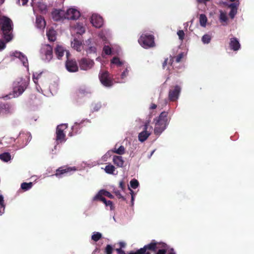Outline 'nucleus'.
I'll list each match as a JSON object with an SVG mask.
<instances>
[{
	"label": "nucleus",
	"mask_w": 254,
	"mask_h": 254,
	"mask_svg": "<svg viewBox=\"0 0 254 254\" xmlns=\"http://www.w3.org/2000/svg\"><path fill=\"white\" fill-rule=\"evenodd\" d=\"M12 56H14L20 59L23 64V65L28 68V63L27 57L24 55L22 53L19 52L15 51L12 53L11 55Z\"/></svg>",
	"instance_id": "a211bd4d"
},
{
	"label": "nucleus",
	"mask_w": 254,
	"mask_h": 254,
	"mask_svg": "<svg viewBox=\"0 0 254 254\" xmlns=\"http://www.w3.org/2000/svg\"><path fill=\"white\" fill-rule=\"evenodd\" d=\"M155 242L158 244H162V247H164L163 249L165 251L164 254H176L174 251V249L170 248V247L166 243L161 242H157L156 240H155Z\"/></svg>",
	"instance_id": "b1692460"
},
{
	"label": "nucleus",
	"mask_w": 254,
	"mask_h": 254,
	"mask_svg": "<svg viewBox=\"0 0 254 254\" xmlns=\"http://www.w3.org/2000/svg\"><path fill=\"white\" fill-rule=\"evenodd\" d=\"M119 187L122 189V190H125L126 187L125 183L123 181H121L120 182Z\"/></svg>",
	"instance_id": "3c124183"
},
{
	"label": "nucleus",
	"mask_w": 254,
	"mask_h": 254,
	"mask_svg": "<svg viewBox=\"0 0 254 254\" xmlns=\"http://www.w3.org/2000/svg\"><path fill=\"white\" fill-rule=\"evenodd\" d=\"M102 237V234L99 232H95L92 235L91 239L95 242H97Z\"/></svg>",
	"instance_id": "f704fd0d"
},
{
	"label": "nucleus",
	"mask_w": 254,
	"mask_h": 254,
	"mask_svg": "<svg viewBox=\"0 0 254 254\" xmlns=\"http://www.w3.org/2000/svg\"><path fill=\"white\" fill-rule=\"evenodd\" d=\"M52 16L55 21L64 20L66 19L65 11L60 9H55L52 12Z\"/></svg>",
	"instance_id": "ddd939ff"
},
{
	"label": "nucleus",
	"mask_w": 254,
	"mask_h": 254,
	"mask_svg": "<svg viewBox=\"0 0 254 254\" xmlns=\"http://www.w3.org/2000/svg\"><path fill=\"white\" fill-rule=\"evenodd\" d=\"M40 55L43 60L48 62L53 58V48L49 45H44L42 46L40 50Z\"/></svg>",
	"instance_id": "0eeeda50"
},
{
	"label": "nucleus",
	"mask_w": 254,
	"mask_h": 254,
	"mask_svg": "<svg viewBox=\"0 0 254 254\" xmlns=\"http://www.w3.org/2000/svg\"><path fill=\"white\" fill-rule=\"evenodd\" d=\"M166 64H167V60L165 61L164 63H163V66L164 67H165V65Z\"/></svg>",
	"instance_id": "338daca9"
},
{
	"label": "nucleus",
	"mask_w": 254,
	"mask_h": 254,
	"mask_svg": "<svg viewBox=\"0 0 254 254\" xmlns=\"http://www.w3.org/2000/svg\"><path fill=\"white\" fill-rule=\"evenodd\" d=\"M177 35H178L179 39L181 40H183L184 38L185 33L183 30H179L177 32Z\"/></svg>",
	"instance_id": "c03bdc74"
},
{
	"label": "nucleus",
	"mask_w": 254,
	"mask_h": 254,
	"mask_svg": "<svg viewBox=\"0 0 254 254\" xmlns=\"http://www.w3.org/2000/svg\"><path fill=\"white\" fill-rule=\"evenodd\" d=\"M33 186V183L32 182L30 183H22L21 184V188L24 190H27L30 189Z\"/></svg>",
	"instance_id": "473e14b6"
},
{
	"label": "nucleus",
	"mask_w": 254,
	"mask_h": 254,
	"mask_svg": "<svg viewBox=\"0 0 254 254\" xmlns=\"http://www.w3.org/2000/svg\"><path fill=\"white\" fill-rule=\"evenodd\" d=\"M4 0H0V4L3 3Z\"/></svg>",
	"instance_id": "774afa93"
},
{
	"label": "nucleus",
	"mask_w": 254,
	"mask_h": 254,
	"mask_svg": "<svg viewBox=\"0 0 254 254\" xmlns=\"http://www.w3.org/2000/svg\"><path fill=\"white\" fill-rule=\"evenodd\" d=\"M111 64H116L117 66H121L123 64V62L121 61L118 58L115 57L112 60Z\"/></svg>",
	"instance_id": "e433bc0d"
},
{
	"label": "nucleus",
	"mask_w": 254,
	"mask_h": 254,
	"mask_svg": "<svg viewBox=\"0 0 254 254\" xmlns=\"http://www.w3.org/2000/svg\"><path fill=\"white\" fill-rule=\"evenodd\" d=\"M199 2L205 3V2L209 1V0H197Z\"/></svg>",
	"instance_id": "e2e57ef3"
},
{
	"label": "nucleus",
	"mask_w": 254,
	"mask_h": 254,
	"mask_svg": "<svg viewBox=\"0 0 254 254\" xmlns=\"http://www.w3.org/2000/svg\"><path fill=\"white\" fill-rule=\"evenodd\" d=\"M119 245L120 246V248H121V249H122L123 248L125 247V246H126V244L125 243H124V242H120Z\"/></svg>",
	"instance_id": "bf43d9fd"
},
{
	"label": "nucleus",
	"mask_w": 254,
	"mask_h": 254,
	"mask_svg": "<svg viewBox=\"0 0 254 254\" xmlns=\"http://www.w3.org/2000/svg\"><path fill=\"white\" fill-rule=\"evenodd\" d=\"M101 193H102V194L104 195V196H107L110 198H113L114 196L109 191L106 190H101Z\"/></svg>",
	"instance_id": "a19ab883"
},
{
	"label": "nucleus",
	"mask_w": 254,
	"mask_h": 254,
	"mask_svg": "<svg viewBox=\"0 0 254 254\" xmlns=\"http://www.w3.org/2000/svg\"><path fill=\"white\" fill-rule=\"evenodd\" d=\"M76 170L75 167H71L64 166L57 169L54 175L57 177L62 178L65 175H70L71 172L75 171Z\"/></svg>",
	"instance_id": "6e6552de"
},
{
	"label": "nucleus",
	"mask_w": 254,
	"mask_h": 254,
	"mask_svg": "<svg viewBox=\"0 0 254 254\" xmlns=\"http://www.w3.org/2000/svg\"><path fill=\"white\" fill-rule=\"evenodd\" d=\"M106 205V206H109L110 207V209L111 210H113L115 208V207L113 204V202L112 201H110V200H107L106 203L105 204Z\"/></svg>",
	"instance_id": "49530a36"
},
{
	"label": "nucleus",
	"mask_w": 254,
	"mask_h": 254,
	"mask_svg": "<svg viewBox=\"0 0 254 254\" xmlns=\"http://www.w3.org/2000/svg\"><path fill=\"white\" fill-rule=\"evenodd\" d=\"M181 88L179 85H176L170 89L169 92V99L170 101L174 102L178 100Z\"/></svg>",
	"instance_id": "f8f14e48"
},
{
	"label": "nucleus",
	"mask_w": 254,
	"mask_h": 254,
	"mask_svg": "<svg viewBox=\"0 0 254 254\" xmlns=\"http://www.w3.org/2000/svg\"><path fill=\"white\" fill-rule=\"evenodd\" d=\"M65 66L67 70L70 72L77 71L78 69L76 62L73 60H67Z\"/></svg>",
	"instance_id": "dca6fc26"
},
{
	"label": "nucleus",
	"mask_w": 254,
	"mask_h": 254,
	"mask_svg": "<svg viewBox=\"0 0 254 254\" xmlns=\"http://www.w3.org/2000/svg\"><path fill=\"white\" fill-rule=\"evenodd\" d=\"M128 189L130 190V193L131 194V201H133V200H134V197H133V191L132 190H131L129 187H128Z\"/></svg>",
	"instance_id": "4d7b16f0"
},
{
	"label": "nucleus",
	"mask_w": 254,
	"mask_h": 254,
	"mask_svg": "<svg viewBox=\"0 0 254 254\" xmlns=\"http://www.w3.org/2000/svg\"><path fill=\"white\" fill-rule=\"evenodd\" d=\"M84 32V27L80 24H77L72 29V33H76L80 35L82 34Z\"/></svg>",
	"instance_id": "bb28decb"
},
{
	"label": "nucleus",
	"mask_w": 254,
	"mask_h": 254,
	"mask_svg": "<svg viewBox=\"0 0 254 254\" xmlns=\"http://www.w3.org/2000/svg\"><path fill=\"white\" fill-rule=\"evenodd\" d=\"M65 53L66 57L68 59L69 56V53L65 50L63 47L58 45L55 49V54L59 59H60Z\"/></svg>",
	"instance_id": "f3484780"
},
{
	"label": "nucleus",
	"mask_w": 254,
	"mask_h": 254,
	"mask_svg": "<svg viewBox=\"0 0 254 254\" xmlns=\"http://www.w3.org/2000/svg\"><path fill=\"white\" fill-rule=\"evenodd\" d=\"M130 187L135 189H136L139 186V183L136 179H132L130 182Z\"/></svg>",
	"instance_id": "58836bf2"
},
{
	"label": "nucleus",
	"mask_w": 254,
	"mask_h": 254,
	"mask_svg": "<svg viewBox=\"0 0 254 254\" xmlns=\"http://www.w3.org/2000/svg\"><path fill=\"white\" fill-rule=\"evenodd\" d=\"M0 206L3 208L5 207L3 197L2 195H0Z\"/></svg>",
	"instance_id": "de8ad7c7"
},
{
	"label": "nucleus",
	"mask_w": 254,
	"mask_h": 254,
	"mask_svg": "<svg viewBox=\"0 0 254 254\" xmlns=\"http://www.w3.org/2000/svg\"><path fill=\"white\" fill-rule=\"evenodd\" d=\"M0 26L3 34V37L6 42H9L12 39V22L10 19L1 14L0 11Z\"/></svg>",
	"instance_id": "f257e3e1"
},
{
	"label": "nucleus",
	"mask_w": 254,
	"mask_h": 254,
	"mask_svg": "<svg viewBox=\"0 0 254 254\" xmlns=\"http://www.w3.org/2000/svg\"><path fill=\"white\" fill-rule=\"evenodd\" d=\"M220 20L221 22H226L227 21V16L226 12H224L222 10H220Z\"/></svg>",
	"instance_id": "c9c22d12"
},
{
	"label": "nucleus",
	"mask_w": 254,
	"mask_h": 254,
	"mask_svg": "<svg viewBox=\"0 0 254 254\" xmlns=\"http://www.w3.org/2000/svg\"><path fill=\"white\" fill-rule=\"evenodd\" d=\"M104 170L106 173L113 174L115 170V167L113 165L110 164L106 166Z\"/></svg>",
	"instance_id": "2f4dec72"
},
{
	"label": "nucleus",
	"mask_w": 254,
	"mask_h": 254,
	"mask_svg": "<svg viewBox=\"0 0 254 254\" xmlns=\"http://www.w3.org/2000/svg\"><path fill=\"white\" fill-rule=\"evenodd\" d=\"M12 113L11 106L8 104H0V114H8Z\"/></svg>",
	"instance_id": "aec40b11"
},
{
	"label": "nucleus",
	"mask_w": 254,
	"mask_h": 254,
	"mask_svg": "<svg viewBox=\"0 0 254 254\" xmlns=\"http://www.w3.org/2000/svg\"><path fill=\"white\" fill-rule=\"evenodd\" d=\"M113 251V249L112 246L110 245H108L105 248V253L106 254H112Z\"/></svg>",
	"instance_id": "79ce46f5"
},
{
	"label": "nucleus",
	"mask_w": 254,
	"mask_h": 254,
	"mask_svg": "<svg viewBox=\"0 0 254 254\" xmlns=\"http://www.w3.org/2000/svg\"><path fill=\"white\" fill-rule=\"evenodd\" d=\"M71 46L73 49L77 51L80 52L83 49V46L81 41L74 38L71 42Z\"/></svg>",
	"instance_id": "6ab92c4d"
},
{
	"label": "nucleus",
	"mask_w": 254,
	"mask_h": 254,
	"mask_svg": "<svg viewBox=\"0 0 254 254\" xmlns=\"http://www.w3.org/2000/svg\"><path fill=\"white\" fill-rule=\"evenodd\" d=\"M113 151H114V152H115L118 154L123 155L125 152V147L121 145L119 147V148L118 149H115Z\"/></svg>",
	"instance_id": "4c0bfd02"
},
{
	"label": "nucleus",
	"mask_w": 254,
	"mask_h": 254,
	"mask_svg": "<svg viewBox=\"0 0 254 254\" xmlns=\"http://www.w3.org/2000/svg\"><path fill=\"white\" fill-rule=\"evenodd\" d=\"M99 36L103 40V41H105V40L106 37H105L104 35H103V34L102 33L99 34Z\"/></svg>",
	"instance_id": "13d9d810"
},
{
	"label": "nucleus",
	"mask_w": 254,
	"mask_h": 254,
	"mask_svg": "<svg viewBox=\"0 0 254 254\" xmlns=\"http://www.w3.org/2000/svg\"><path fill=\"white\" fill-rule=\"evenodd\" d=\"M114 192L118 198H122L124 200L125 199L124 196L121 194L120 191L117 190V191H115Z\"/></svg>",
	"instance_id": "09e8293b"
},
{
	"label": "nucleus",
	"mask_w": 254,
	"mask_h": 254,
	"mask_svg": "<svg viewBox=\"0 0 254 254\" xmlns=\"http://www.w3.org/2000/svg\"><path fill=\"white\" fill-rule=\"evenodd\" d=\"M139 44L143 48L147 49L155 45L154 37L152 35L143 34L138 39Z\"/></svg>",
	"instance_id": "39448f33"
},
{
	"label": "nucleus",
	"mask_w": 254,
	"mask_h": 254,
	"mask_svg": "<svg viewBox=\"0 0 254 254\" xmlns=\"http://www.w3.org/2000/svg\"><path fill=\"white\" fill-rule=\"evenodd\" d=\"M5 48V43L2 40H0V51H2Z\"/></svg>",
	"instance_id": "8fccbe9b"
},
{
	"label": "nucleus",
	"mask_w": 254,
	"mask_h": 254,
	"mask_svg": "<svg viewBox=\"0 0 254 254\" xmlns=\"http://www.w3.org/2000/svg\"><path fill=\"white\" fill-rule=\"evenodd\" d=\"M183 57H184V54H183V53H181V54H179V55L176 57V62H177V63L180 62L181 61L182 59L183 58Z\"/></svg>",
	"instance_id": "603ef678"
},
{
	"label": "nucleus",
	"mask_w": 254,
	"mask_h": 254,
	"mask_svg": "<svg viewBox=\"0 0 254 254\" xmlns=\"http://www.w3.org/2000/svg\"><path fill=\"white\" fill-rule=\"evenodd\" d=\"M116 252H117L118 254H125V252L124 250H122L121 248H117L116 249Z\"/></svg>",
	"instance_id": "5fc2aeb1"
},
{
	"label": "nucleus",
	"mask_w": 254,
	"mask_h": 254,
	"mask_svg": "<svg viewBox=\"0 0 254 254\" xmlns=\"http://www.w3.org/2000/svg\"><path fill=\"white\" fill-rule=\"evenodd\" d=\"M207 22V18L205 15L201 14L199 16V23L200 25L203 27H205L206 25Z\"/></svg>",
	"instance_id": "c756f323"
},
{
	"label": "nucleus",
	"mask_w": 254,
	"mask_h": 254,
	"mask_svg": "<svg viewBox=\"0 0 254 254\" xmlns=\"http://www.w3.org/2000/svg\"><path fill=\"white\" fill-rule=\"evenodd\" d=\"M100 81L105 87H110L113 85V80H100Z\"/></svg>",
	"instance_id": "ea45409f"
},
{
	"label": "nucleus",
	"mask_w": 254,
	"mask_h": 254,
	"mask_svg": "<svg viewBox=\"0 0 254 254\" xmlns=\"http://www.w3.org/2000/svg\"><path fill=\"white\" fill-rule=\"evenodd\" d=\"M94 64V62L92 60L82 59L79 62V66L82 70H88L93 66Z\"/></svg>",
	"instance_id": "2eb2a0df"
},
{
	"label": "nucleus",
	"mask_w": 254,
	"mask_h": 254,
	"mask_svg": "<svg viewBox=\"0 0 254 254\" xmlns=\"http://www.w3.org/2000/svg\"><path fill=\"white\" fill-rule=\"evenodd\" d=\"M78 126H79V124L77 123H75V124H74V126L73 127L72 129H73L74 128L77 127Z\"/></svg>",
	"instance_id": "0e129e2a"
},
{
	"label": "nucleus",
	"mask_w": 254,
	"mask_h": 254,
	"mask_svg": "<svg viewBox=\"0 0 254 254\" xmlns=\"http://www.w3.org/2000/svg\"><path fill=\"white\" fill-rule=\"evenodd\" d=\"M113 162L118 167H123L125 162L122 156L116 155L113 157Z\"/></svg>",
	"instance_id": "4be33fe9"
},
{
	"label": "nucleus",
	"mask_w": 254,
	"mask_h": 254,
	"mask_svg": "<svg viewBox=\"0 0 254 254\" xmlns=\"http://www.w3.org/2000/svg\"><path fill=\"white\" fill-rule=\"evenodd\" d=\"M101 201H102L104 204L106 203L107 200L105 197L101 198Z\"/></svg>",
	"instance_id": "680f3d73"
},
{
	"label": "nucleus",
	"mask_w": 254,
	"mask_h": 254,
	"mask_svg": "<svg viewBox=\"0 0 254 254\" xmlns=\"http://www.w3.org/2000/svg\"><path fill=\"white\" fill-rule=\"evenodd\" d=\"M49 40L54 41L56 40V31L53 29H49L47 33Z\"/></svg>",
	"instance_id": "c85d7f7f"
},
{
	"label": "nucleus",
	"mask_w": 254,
	"mask_h": 254,
	"mask_svg": "<svg viewBox=\"0 0 254 254\" xmlns=\"http://www.w3.org/2000/svg\"><path fill=\"white\" fill-rule=\"evenodd\" d=\"M152 130V127H149V123H146L144 125V130L139 133V140L141 142L146 140L150 135Z\"/></svg>",
	"instance_id": "9b49d317"
},
{
	"label": "nucleus",
	"mask_w": 254,
	"mask_h": 254,
	"mask_svg": "<svg viewBox=\"0 0 254 254\" xmlns=\"http://www.w3.org/2000/svg\"><path fill=\"white\" fill-rule=\"evenodd\" d=\"M168 112H162L157 119H154L156 121L155 123V128L154 130L155 134H161L166 128L168 123Z\"/></svg>",
	"instance_id": "f03ea898"
},
{
	"label": "nucleus",
	"mask_w": 254,
	"mask_h": 254,
	"mask_svg": "<svg viewBox=\"0 0 254 254\" xmlns=\"http://www.w3.org/2000/svg\"><path fill=\"white\" fill-rule=\"evenodd\" d=\"M230 46L233 50L237 51L240 48V44L237 39L233 38L230 39Z\"/></svg>",
	"instance_id": "393cba45"
},
{
	"label": "nucleus",
	"mask_w": 254,
	"mask_h": 254,
	"mask_svg": "<svg viewBox=\"0 0 254 254\" xmlns=\"http://www.w3.org/2000/svg\"><path fill=\"white\" fill-rule=\"evenodd\" d=\"M103 51L106 55H110L112 52L111 49L109 46H105L103 48Z\"/></svg>",
	"instance_id": "37998d69"
},
{
	"label": "nucleus",
	"mask_w": 254,
	"mask_h": 254,
	"mask_svg": "<svg viewBox=\"0 0 254 254\" xmlns=\"http://www.w3.org/2000/svg\"><path fill=\"white\" fill-rule=\"evenodd\" d=\"M99 77L100 79H109L111 78L109 72L105 70H101Z\"/></svg>",
	"instance_id": "cd10ccee"
},
{
	"label": "nucleus",
	"mask_w": 254,
	"mask_h": 254,
	"mask_svg": "<svg viewBox=\"0 0 254 254\" xmlns=\"http://www.w3.org/2000/svg\"><path fill=\"white\" fill-rule=\"evenodd\" d=\"M211 39V36L208 34H205L202 37V42L203 44H208L210 43Z\"/></svg>",
	"instance_id": "72a5a7b5"
},
{
	"label": "nucleus",
	"mask_w": 254,
	"mask_h": 254,
	"mask_svg": "<svg viewBox=\"0 0 254 254\" xmlns=\"http://www.w3.org/2000/svg\"><path fill=\"white\" fill-rule=\"evenodd\" d=\"M31 139V135L28 132H20L16 139H14L16 145L19 148L25 147Z\"/></svg>",
	"instance_id": "20e7f679"
},
{
	"label": "nucleus",
	"mask_w": 254,
	"mask_h": 254,
	"mask_svg": "<svg viewBox=\"0 0 254 254\" xmlns=\"http://www.w3.org/2000/svg\"><path fill=\"white\" fill-rule=\"evenodd\" d=\"M67 126L66 124H62L57 126L56 128V140L57 143L64 142L65 139V134L64 130L66 129Z\"/></svg>",
	"instance_id": "423d86ee"
},
{
	"label": "nucleus",
	"mask_w": 254,
	"mask_h": 254,
	"mask_svg": "<svg viewBox=\"0 0 254 254\" xmlns=\"http://www.w3.org/2000/svg\"><path fill=\"white\" fill-rule=\"evenodd\" d=\"M104 195L101 193V190L94 197V200H99L101 201V198L103 197Z\"/></svg>",
	"instance_id": "a18cd8bd"
},
{
	"label": "nucleus",
	"mask_w": 254,
	"mask_h": 254,
	"mask_svg": "<svg viewBox=\"0 0 254 254\" xmlns=\"http://www.w3.org/2000/svg\"><path fill=\"white\" fill-rule=\"evenodd\" d=\"M128 74V70L127 69H126L125 71H124L122 74V78H124L127 77V75Z\"/></svg>",
	"instance_id": "6e6d98bb"
},
{
	"label": "nucleus",
	"mask_w": 254,
	"mask_h": 254,
	"mask_svg": "<svg viewBox=\"0 0 254 254\" xmlns=\"http://www.w3.org/2000/svg\"><path fill=\"white\" fill-rule=\"evenodd\" d=\"M239 4L231 3L229 5L231 8V11L229 12V16L231 18H233L237 13V9Z\"/></svg>",
	"instance_id": "a878e982"
},
{
	"label": "nucleus",
	"mask_w": 254,
	"mask_h": 254,
	"mask_svg": "<svg viewBox=\"0 0 254 254\" xmlns=\"http://www.w3.org/2000/svg\"><path fill=\"white\" fill-rule=\"evenodd\" d=\"M39 77L38 76H36V74H33V79H37Z\"/></svg>",
	"instance_id": "69168bd1"
},
{
	"label": "nucleus",
	"mask_w": 254,
	"mask_h": 254,
	"mask_svg": "<svg viewBox=\"0 0 254 254\" xmlns=\"http://www.w3.org/2000/svg\"><path fill=\"white\" fill-rule=\"evenodd\" d=\"M32 5L34 11H39L42 13H46L47 11V6L43 1L32 0Z\"/></svg>",
	"instance_id": "9d476101"
},
{
	"label": "nucleus",
	"mask_w": 254,
	"mask_h": 254,
	"mask_svg": "<svg viewBox=\"0 0 254 254\" xmlns=\"http://www.w3.org/2000/svg\"><path fill=\"white\" fill-rule=\"evenodd\" d=\"M90 21L93 26L96 28L101 27L103 23L102 18L97 14H93L91 17Z\"/></svg>",
	"instance_id": "4468645a"
},
{
	"label": "nucleus",
	"mask_w": 254,
	"mask_h": 254,
	"mask_svg": "<svg viewBox=\"0 0 254 254\" xmlns=\"http://www.w3.org/2000/svg\"><path fill=\"white\" fill-rule=\"evenodd\" d=\"M35 25L37 28L43 29L46 26V21L42 17L37 16Z\"/></svg>",
	"instance_id": "412c9836"
},
{
	"label": "nucleus",
	"mask_w": 254,
	"mask_h": 254,
	"mask_svg": "<svg viewBox=\"0 0 254 254\" xmlns=\"http://www.w3.org/2000/svg\"><path fill=\"white\" fill-rule=\"evenodd\" d=\"M0 159L4 162H8L11 159V155L8 152L3 153L0 154Z\"/></svg>",
	"instance_id": "7c9ffc66"
},
{
	"label": "nucleus",
	"mask_w": 254,
	"mask_h": 254,
	"mask_svg": "<svg viewBox=\"0 0 254 254\" xmlns=\"http://www.w3.org/2000/svg\"><path fill=\"white\" fill-rule=\"evenodd\" d=\"M28 0H18L17 2L19 3V4H21L22 5H24L26 4Z\"/></svg>",
	"instance_id": "864d4df0"
},
{
	"label": "nucleus",
	"mask_w": 254,
	"mask_h": 254,
	"mask_svg": "<svg viewBox=\"0 0 254 254\" xmlns=\"http://www.w3.org/2000/svg\"><path fill=\"white\" fill-rule=\"evenodd\" d=\"M85 50L87 54L95 53L96 52V48L92 45L91 44V40L90 39L88 40L86 42Z\"/></svg>",
	"instance_id": "5701e85b"
},
{
	"label": "nucleus",
	"mask_w": 254,
	"mask_h": 254,
	"mask_svg": "<svg viewBox=\"0 0 254 254\" xmlns=\"http://www.w3.org/2000/svg\"><path fill=\"white\" fill-rule=\"evenodd\" d=\"M156 107H157V105L156 104H152V105L150 106V109H155L156 108Z\"/></svg>",
	"instance_id": "052dcab7"
},
{
	"label": "nucleus",
	"mask_w": 254,
	"mask_h": 254,
	"mask_svg": "<svg viewBox=\"0 0 254 254\" xmlns=\"http://www.w3.org/2000/svg\"><path fill=\"white\" fill-rule=\"evenodd\" d=\"M80 16L79 10L75 7H71L65 11V18L67 19L75 20Z\"/></svg>",
	"instance_id": "1a4fd4ad"
},
{
	"label": "nucleus",
	"mask_w": 254,
	"mask_h": 254,
	"mask_svg": "<svg viewBox=\"0 0 254 254\" xmlns=\"http://www.w3.org/2000/svg\"><path fill=\"white\" fill-rule=\"evenodd\" d=\"M29 84L28 80H20L14 84L12 94H9L4 97L5 99L17 97L22 94Z\"/></svg>",
	"instance_id": "7ed1b4c3"
}]
</instances>
